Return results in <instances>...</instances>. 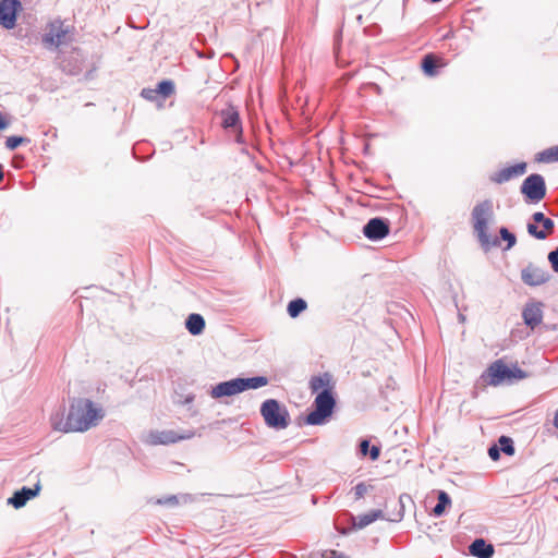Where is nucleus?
I'll list each match as a JSON object with an SVG mask.
<instances>
[{
    "mask_svg": "<svg viewBox=\"0 0 558 558\" xmlns=\"http://www.w3.org/2000/svg\"><path fill=\"white\" fill-rule=\"evenodd\" d=\"M472 222L474 232L477 235L478 242L484 251H488L492 246L500 244L498 238H492L488 234V220L493 216V203L485 199L474 206L472 209Z\"/></svg>",
    "mask_w": 558,
    "mask_h": 558,
    "instance_id": "nucleus-2",
    "label": "nucleus"
},
{
    "mask_svg": "<svg viewBox=\"0 0 558 558\" xmlns=\"http://www.w3.org/2000/svg\"><path fill=\"white\" fill-rule=\"evenodd\" d=\"M156 505L174 507L179 504L175 495H169L167 497L158 498L155 500Z\"/></svg>",
    "mask_w": 558,
    "mask_h": 558,
    "instance_id": "nucleus-33",
    "label": "nucleus"
},
{
    "mask_svg": "<svg viewBox=\"0 0 558 558\" xmlns=\"http://www.w3.org/2000/svg\"><path fill=\"white\" fill-rule=\"evenodd\" d=\"M546 191L545 179L538 173L527 175L520 187L521 194H523L525 199L530 203L541 202L545 197Z\"/></svg>",
    "mask_w": 558,
    "mask_h": 558,
    "instance_id": "nucleus-5",
    "label": "nucleus"
},
{
    "mask_svg": "<svg viewBox=\"0 0 558 558\" xmlns=\"http://www.w3.org/2000/svg\"><path fill=\"white\" fill-rule=\"evenodd\" d=\"M62 70L70 75H77L80 73V69L77 66H70V62L68 64H63Z\"/></svg>",
    "mask_w": 558,
    "mask_h": 558,
    "instance_id": "nucleus-38",
    "label": "nucleus"
},
{
    "mask_svg": "<svg viewBox=\"0 0 558 558\" xmlns=\"http://www.w3.org/2000/svg\"><path fill=\"white\" fill-rule=\"evenodd\" d=\"M527 377V373L521 369L518 366L512 367L511 380L514 383L515 380L524 379Z\"/></svg>",
    "mask_w": 558,
    "mask_h": 558,
    "instance_id": "nucleus-35",
    "label": "nucleus"
},
{
    "mask_svg": "<svg viewBox=\"0 0 558 558\" xmlns=\"http://www.w3.org/2000/svg\"><path fill=\"white\" fill-rule=\"evenodd\" d=\"M403 518V509L400 508V511L398 512V514L396 515V518L393 519H389L390 521L392 522H398V521H401Z\"/></svg>",
    "mask_w": 558,
    "mask_h": 558,
    "instance_id": "nucleus-39",
    "label": "nucleus"
},
{
    "mask_svg": "<svg viewBox=\"0 0 558 558\" xmlns=\"http://www.w3.org/2000/svg\"><path fill=\"white\" fill-rule=\"evenodd\" d=\"M422 69L428 76L437 74V61L433 54H426L422 60Z\"/></svg>",
    "mask_w": 558,
    "mask_h": 558,
    "instance_id": "nucleus-27",
    "label": "nucleus"
},
{
    "mask_svg": "<svg viewBox=\"0 0 558 558\" xmlns=\"http://www.w3.org/2000/svg\"><path fill=\"white\" fill-rule=\"evenodd\" d=\"M512 367L507 366L501 360L493 362L482 376L492 386H499L502 383L512 384Z\"/></svg>",
    "mask_w": 558,
    "mask_h": 558,
    "instance_id": "nucleus-7",
    "label": "nucleus"
},
{
    "mask_svg": "<svg viewBox=\"0 0 558 558\" xmlns=\"http://www.w3.org/2000/svg\"><path fill=\"white\" fill-rule=\"evenodd\" d=\"M236 379L240 392H243L248 389H258L264 386H267L269 383V379L266 376H255L248 378L238 377Z\"/></svg>",
    "mask_w": 558,
    "mask_h": 558,
    "instance_id": "nucleus-20",
    "label": "nucleus"
},
{
    "mask_svg": "<svg viewBox=\"0 0 558 558\" xmlns=\"http://www.w3.org/2000/svg\"><path fill=\"white\" fill-rule=\"evenodd\" d=\"M488 456L492 460L496 461L500 458V449L498 446H492L488 448Z\"/></svg>",
    "mask_w": 558,
    "mask_h": 558,
    "instance_id": "nucleus-37",
    "label": "nucleus"
},
{
    "mask_svg": "<svg viewBox=\"0 0 558 558\" xmlns=\"http://www.w3.org/2000/svg\"><path fill=\"white\" fill-rule=\"evenodd\" d=\"M524 324L534 329L543 320V311L541 303H527L522 312Z\"/></svg>",
    "mask_w": 558,
    "mask_h": 558,
    "instance_id": "nucleus-15",
    "label": "nucleus"
},
{
    "mask_svg": "<svg viewBox=\"0 0 558 558\" xmlns=\"http://www.w3.org/2000/svg\"><path fill=\"white\" fill-rule=\"evenodd\" d=\"M550 278L547 270L530 263L521 270V280L530 287H537L546 283Z\"/></svg>",
    "mask_w": 558,
    "mask_h": 558,
    "instance_id": "nucleus-10",
    "label": "nucleus"
},
{
    "mask_svg": "<svg viewBox=\"0 0 558 558\" xmlns=\"http://www.w3.org/2000/svg\"><path fill=\"white\" fill-rule=\"evenodd\" d=\"M404 498L410 499V497H409L408 495H401V496L399 497V505H400V508H401V509H404V505H403V504H405V500H403Z\"/></svg>",
    "mask_w": 558,
    "mask_h": 558,
    "instance_id": "nucleus-41",
    "label": "nucleus"
},
{
    "mask_svg": "<svg viewBox=\"0 0 558 558\" xmlns=\"http://www.w3.org/2000/svg\"><path fill=\"white\" fill-rule=\"evenodd\" d=\"M259 412L266 426L275 430L286 429L291 423L287 407L277 399L265 400L260 404Z\"/></svg>",
    "mask_w": 558,
    "mask_h": 558,
    "instance_id": "nucleus-3",
    "label": "nucleus"
},
{
    "mask_svg": "<svg viewBox=\"0 0 558 558\" xmlns=\"http://www.w3.org/2000/svg\"><path fill=\"white\" fill-rule=\"evenodd\" d=\"M31 140L27 138V137H23V136H9L7 137L5 140V147L9 149V150H14L16 149L21 144H24V143H29Z\"/></svg>",
    "mask_w": 558,
    "mask_h": 558,
    "instance_id": "nucleus-30",
    "label": "nucleus"
},
{
    "mask_svg": "<svg viewBox=\"0 0 558 558\" xmlns=\"http://www.w3.org/2000/svg\"><path fill=\"white\" fill-rule=\"evenodd\" d=\"M330 558H347L343 554H338L337 551H332Z\"/></svg>",
    "mask_w": 558,
    "mask_h": 558,
    "instance_id": "nucleus-43",
    "label": "nucleus"
},
{
    "mask_svg": "<svg viewBox=\"0 0 558 558\" xmlns=\"http://www.w3.org/2000/svg\"><path fill=\"white\" fill-rule=\"evenodd\" d=\"M469 551L472 556L477 558H492L495 549L494 546L486 543L485 539L476 538L469 546Z\"/></svg>",
    "mask_w": 558,
    "mask_h": 558,
    "instance_id": "nucleus-19",
    "label": "nucleus"
},
{
    "mask_svg": "<svg viewBox=\"0 0 558 558\" xmlns=\"http://www.w3.org/2000/svg\"><path fill=\"white\" fill-rule=\"evenodd\" d=\"M499 234H500V238L507 242V250H509L515 245V243H517L515 235L512 232H510L506 227H501L499 229Z\"/></svg>",
    "mask_w": 558,
    "mask_h": 558,
    "instance_id": "nucleus-31",
    "label": "nucleus"
},
{
    "mask_svg": "<svg viewBox=\"0 0 558 558\" xmlns=\"http://www.w3.org/2000/svg\"><path fill=\"white\" fill-rule=\"evenodd\" d=\"M314 410L306 415L305 422L308 425H322L331 416L336 407L333 392L328 389L319 391L314 400Z\"/></svg>",
    "mask_w": 558,
    "mask_h": 558,
    "instance_id": "nucleus-4",
    "label": "nucleus"
},
{
    "mask_svg": "<svg viewBox=\"0 0 558 558\" xmlns=\"http://www.w3.org/2000/svg\"><path fill=\"white\" fill-rule=\"evenodd\" d=\"M499 449L507 456L514 454V444L513 440L508 436H500L498 439Z\"/></svg>",
    "mask_w": 558,
    "mask_h": 558,
    "instance_id": "nucleus-29",
    "label": "nucleus"
},
{
    "mask_svg": "<svg viewBox=\"0 0 558 558\" xmlns=\"http://www.w3.org/2000/svg\"><path fill=\"white\" fill-rule=\"evenodd\" d=\"M307 307V303L302 298H296L289 302L287 312L291 318L298 317Z\"/></svg>",
    "mask_w": 558,
    "mask_h": 558,
    "instance_id": "nucleus-26",
    "label": "nucleus"
},
{
    "mask_svg": "<svg viewBox=\"0 0 558 558\" xmlns=\"http://www.w3.org/2000/svg\"><path fill=\"white\" fill-rule=\"evenodd\" d=\"M534 223L529 222L526 228L530 235L537 240H545L555 230V222L547 218L542 211L532 215Z\"/></svg>",
    "mask_w": 558,
    "mask_h": 558,
    "instance_id": "nucleus-6",
    "label": "nucleus"
},
{
    "mask_svg": "<svg viewBox=\"0 0 558 558\" xmlns=\"http://www.w3.org/2000/svg\"><path fill=\"white\" fill-rule=\"evenodd\" d=\"M360 454L363 457L369 456L372 461H376L380 456L379 446H369V440L362 439L359 445Z\"/></svg>",
    "mask_w": 558,
    "mask_h": 558,
    "instance_id": "nucleus-24",
    "label": "nucleus"
},
{
    "mask_svg": "<svg viewBox=\"0 0 558 558\" xmlns=\"http://www.w3.org/2000/svg\"><path fill=\"white\" fill-rule=\"evenodd\" d=\"M185 328L193 336L201 335L205 329V319L201 314L192 313L185 320Z\"/></svg>",
    "mask_w": 558,
    "mask_h": 558,
    "instance_id": "nucleus-21",
    "label": "nucleus"
},
{
    "mask_svg": "<svg viewBox=\"0 0 558 558\" xmlns=\"http://www.w3.org/2000/svg\"><path fill=\"white\" fill-rule=\"evenodd\" d=\"M3 177H4V174H3V167L0 163V182L3 180Z\"/></svg>",
    "mask_w": 558,
    "mask_h": 558,
    "instance_id": "nucleus-44",
    "label": "nucleus"
},
{
    "mask_svg": "<svg viewBox=\"0 0 558 558\" xmlns=\"http://www.w3.org/2000/svg\"><path fill=\"white\" fill-rule=\"evenodd\" d=\"M451 504V498L450 496L444 492V490H439L438 492V497H437V504L436 506L433 508V514L435 517H440L444 514L446 508L448 506H450Z\"/></svg>",
    "mask_w": 558,
    "mask_h": 558,
    "instance_id": "nucleus-25",
    "label": "nucleus"
},
{
    "mask_svg": "<svg viewBox=\"0 0 558 558\" xmlns=\"http://www.w3.org/2000/svg\"><path fill=\"white\" fill-rule=\"evenodd\" d=\"M390 230L389 220L375 217L369 219L366 225L363 227V234L372 241H379L388 235Z\"/></svg>",
    "mask_w": 558,
    "mask_h": 558,
    "instance_id": "nucleus-9",
    "label": "nucleus"
},
{
    "mask_svg": "<svg viewBox=\"0 0 558 558\" xmlns=\"http://www.w3.org/2000/svg\"><path fill=\"white\" fill-rule=\"evenodd\" d=\"M220 116L222 118L221 125L223 129H232L240 135L242 134L240 114L235 107L231 105L228 106L226 109L221 110Z\"/></svg>",
    "mask_w": 558,
    "mask_h": 558,
    "instance_id": "nucleus-17",
    "label": "nucleus"
},
{
    "mask_svg": "<svg viewBox=\"0 0 558 558\" xmlns=\"http://www.w3.org/2000/svg\"><path fill=\"white\" fill-rule=\"evenodd\" d=\"M142 97H144L147 100H156L158 98V94L156 93V89L151 88H144L141 93Z\"/></svg>",
    "mask_w": 558,
    "mask_h": 558,
    "instance_id": "nucleus-36",
    "label": "nucleus"
},
{
    "mask_svg": "<svg viewBox=\"0 0 558 558\" xmlns=\"http://www.w3.org/2000/svg\"><path fill=\"white\" fill-rule=\"evenodd\" d=\"M548 262L550 263V266L555 272H558V246L549 252L548 254Z\"/></svg>",
    "mask_w": 558,
    "mask_h": 558,
    "instance_id": "nucleus-34",
    "label": "nucleus"
},
{
    "mask_svg": "<svg viewBox=\"0 0 558 558\" xmlns=\"http://www.w3.org/2000/svg\"><path fill=\"white\" fill-rule=\"evenodd\" d=\"M368 489H373V486L366 485L364 482L359 483L353 488L355 500H359L365 496Z\"/></svg>",
    "mask_w": 558,
    "mask_h": 558,
    "instance_id": "nucleus-32",
    "label": "nucleus"
},
{
    "mask_svg": "<svg viewBox=\"0 0 558 558\" xmlns=\"http://www.w3.org/2000/svg\"><path fill=\"white\" fill-rule=\"evenodd\" d=\"M527 165L522 161L513 166L504 168L490 175V181L497 184H502L512 178L523 175L526 172Z\"/></svg>",
    "mask_w": 558,
    "mask_h": 558,
    "instance_id": "nucleus-14",
    "label": "nucleus"
},
{
    "mask_svg": "<svg viewBox=\"0 0 558 558\" xmlns=\"http://www.w3.org/2000/svg\"><path fill=\"white\" fill-rule=\"evenodd\" d=\"M553 424L558 429V409L556 410V412L554 414Z\"/></svg>",
    "mask_w": 558,
    "mask_h": 558,
    "instance_id": "nucleus-42",
    "label": "nucleus"
},
{
    "mask_svg": "<svg viewBox=\"0 0 558 558\" xmlns=\"http://www.w3.org/2000/svg\"><path fill=\"white\" fill-rule=\"evenodd\" d=\"M240 393L238 379L233 378L227 381H222L217 384L211 388L210 396L214 399H219L222 397H231Z\"/></svg>",
    "mask_w": 558,
    "mask_h": 558,
    "instance_id": "nucleus-18",
    "label": "nucleus"
},
{
    "mask_svg": "<svg viewBox=\"0 0 558 558\" xmlns=\"http://www.w3.org/2000/svg\"><path fill=\"white\" fill-rule=\"evenodd\" d=\"M194 432H186L184 434H177L174 430H151L147 435V442L149 445H170L180 440L191 439L194 437Z\"/></svg>",
    "mask_w": 558,
    "mask_h": 558,
    "instance_id": "nucleus-8",
    "label": "nucleus"
},
{
    "mask_svg": "<svg viewBox=\"0 0 558 558\" xmlns=\"http://www.w3.org/2000/svg\"><path fill=\"white\" fill-rule=\"evenodd\" d=\"M155 89L158 96L165 99L174 93V83L171 80H163L158 83Z\"/></svg>",
    "mask_w": 558,
    "mask_h": 558,
    "instance_id": "nucleus-28",
    "label": "nucleus"
},
{
    "mask_svg": "<svg viewBox=\"0 0 558 558\" xmlns=\"http://www.w3.org/2000/svg\"><path fill=\"white\" fill-rule=\"evenodd\" d=\"M40 483L38 482L33 488L23 486L21 489L13 493L8 499V504L15 509H20L26 505L28 500L36 497L40 492Z\"/></svg>",
    "mask_w": 558,
    "mask_h": 558,
    "instance_id": "nucleus-13",
    "label": "nucleus"
},
{
    "mask_svg": "<svg viewBox=\"0 0 558 558\" xmlns=\"http://www.w3.org/2000/svg\"><path fill=\"white\" fill-rule=\"evenodd\" d=\"M534 160L539 163H554L558 162V145L548 147L534 157Z\"/></svg>",
    "mask_w": 558,
    "mask_h": 558,
    "instance_id": "nucleus-23",
    "label": "nucleus"
},
{
    "mask_svg": "<svg viewBox=\"0 0 558 558\" xmlns=\"http://www.w3.org/2000/svg\"><path fill=\"white\" fill-rule=\"evenodd\" d=\"M384 518V512L380 509L371 510L369 512L360 514L354 519V527L361 530L375 522L376 520Z\"/></svg>",
    "mask_w": 558,
    "mask_h": 558,
    "instance_id": "nucleus-22",
    "label": "nucleus"
},
{
    "mask_svg": "<svg viewBox=\"0 0 558 558\" xmlns=\"http://www.w3.org/2000/svg\"><path fill=\"white\" fill-rule=\"evenodd\" d=\"M105 416L104 409L86 398L73 399L65 422L52 421L54 429L63 433L86 432L95 427Z\"/></svg>",
    "mask_w": 558,
    "mask_h": 558,
    "instance_id": "nucleus-1",
    "label": "nucleus"
},
{
    "mask_svg": "<svg viewBox=\"0 0 558 558\" xmlns=\"http://www.w3.org/2000/svg\"><path fill=\"white\" fill-rule=\"evenodd\" d=\"M68 27L64 26L63 22L57 20L50 23L48 32L43 36V43L45 45L59 47L65 43L68 35Z\"/></svg>",
    "mask_w": 558,
    "mask_h": 558,
    "instance_id": "nucleus-12",
    "label": "nucleus"
},
{
    "mask_svg": "<svg viewBox=\"0 0 558 558\" xmlns=\"http://www.w3.org/2000/svg\"><path fill=\"white\" fill-rule=\"evenodd\" d=\"M308 386H310L312 393H316V392L318 393L319 391H322L324 389H328L329 392H333V389L336 387V381L333 379V376L329 372H325L317 376H313L310 379Z\"/></svg>",
    "mask_w": 558,
    "mask_h": 558,
    "instance_id": "nucleus-16",
    "label": "nucleus"
},
{
    "mask_svg": "<svg viewBox=\"0 0 558 558\" xmlns=\"http://www.w3.org/2000/svg\"><path fill=\"white\" fill-rule=\"evenodd\" d=\"M21 8L19 0H1L0 1V25L7 29L15 26L16 12Z\"/></svg>",
    "mask_w": 558,
    "mask_h": 558,
    "instance_id": "nucleus-11",
    "label": "nucleus"
},
{
    "mask_svg": "<svg viewBox=\"0 0 558 558\" xmlns=\"http://www.w3.org/2000/svg\"><path fill=\"white\" fill-rule=\"evenodd\" d=\"M8 126V122L5 121L4 117L0 113V131L4 130Z\"/></svg>",
    "mask_w": 558,
    "mask_h": 558,
    "instance_id": "nucleus-40",
    "label": "nucleus"
}]
</instances>
